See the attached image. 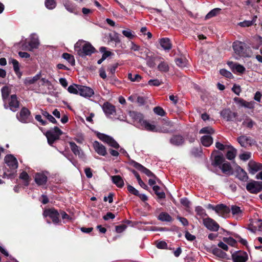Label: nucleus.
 I'll use <instances>...</instances> for the list:
<instances>
[{
  "label": "nucleus",
  "mask_w": 262,
  "mask_h": 262,
  "mask_svg": "<svg viewBox=\"0 0 262 262\" xmlns=\"http://www.w3.org/2000/svg\"><path fill=\"white\" fill-rule=\"evenodd\" d=\"M79 94L81 96L84 97H91L94 94L93 90L89 87L81 85L79 86Z\"/></svg>",
  "instance_id": "24"
},
{
  "label": "nucleus",
  "mask_w": 262,
  "mask_h": 262,
  "mask_svg": "<svg viewBox=\"0 0 262 262\" xmlns=\"http://www.w3.org/2000/svg\"><path fill=\"white\" fill-rule=\"evenodd\" d=\"M195 211H196L198 215L201 216H207L206 211L204 208L201 206H197L195 207Z\"/></svg>",
  "instance_id": "53"
},
{
  "label": "nucleus",
  "mask_w": 262,
  "mask_h": 262,
  "mask_svg": "<svg viewBox=\"0 0 262 262\" xmlns=\"http://www.w3.org/2000/svg\"><path fill=\"white\" fill-rule=\"evenodd\" d=\"M248 167L249 172L253 174L258 171L262 170V164L251 160L249 162Z\"/></svg>",
  "instance_id": "20"
},
{
  "label": "nucleus",
  "mask_w": 262,
  "mask_h": 262,
  "mask_svg": "<svg viewBox=\"0 0 262 262\" xmlns=\"http://www.w3.org/2000/svg\"><path fill=\"white\" fill-rule=\"evenodd\" d=\"M127 190L130 193H131L135 195H137V196L139 195V191L136 189H135L134 187H133L132 186L130 185H128Z\"/></svg>",
  "instance_id": "58"
},
{
  "label": "nucleus",
  "mask_w": 262,
  "mask_h": 262,
  "mask_svg": "<svg viewBox=\"0 0 262 262\" xmlns=\"http://www.w3.org/2000/svg\"><path fill=\"white\" fill-rule=\"evenodd\" d=\"M245 47L246 45L245 43L239 41H234L232 46L234 52L236 54L242 56H245Z\"/></svg>",
  "instance_id": "13"
},
{
  "label": "nucleus",
  "mask_w": 262,
  "mask_h": 262,
  "mask_svg": "<svg viewBox=\"0 0 262 262\" xmlns=\"http://www.w3.org/2000/svg\"><path fill=\"white\" fill-rule=\"evenodd\" d=\"M48 172H37L34 175V181L38 186L46 185L47 182Z\"/></svg>",
  "instance_id": "9"
},
{
  "label": "nucleus",
  "mask_w": 262,
  "mask_h": 262,
  "mask_svg": "<svg viewBox=\"0 0 262 262\" xmlns=\"http://www.w3.org/2000/svg\"><path fill=\"white\" fill-rule=\"evenodd\" d=\"M170 142L174 146H180L184 143V139L181 135H174L170 138Z\"/></svg>",
  "instance_id": "28"
},
{
  "label": "nucleus",
  "mask_w": 262,
  "mask_h": 262,
  "mask_svg": "<svg viewBox=\"0 0 262 262\" xmlns=\"http://www.w3.org/2000/svg\"><path fill=\"white\" fill-rule=\"evenodd\" d=\"M9 107L13 112H15L19 107V102L18 101L17 97L15 95H12L11 96L9 102Z\"/></svg>",
  "instance_id": "26"
},
{
  "label": "nucleus",
  "mask_w": 262,
  "mask_h": 262,
  "mask_svg": "<svg viewBox=\"0 0 262 262\" xmlns=\"http://www.w3.org/2000/svg\"><path fill=\"white\" fill-rule=\"evenodd\" d=\"M69 145L71 150L76 156H78L79 158L84 159L85 158V155L82 149L78 146L74 142H70Z\"/></svg>",
  "instance_id": "16"
},
{
  "label": "nucleus",
  "mask_w": 262,
  "mask_h": 262,
  "mask_svg": "<svg viewBox=\"0 0 262 262\" xmlns=\"http://www.w3.org/2000/svg\"><path fill=\"white\" fill-rule=\"evenodd\" d=\"M237 141L243 147H246L250 144V138L246 136H241L238 138Z\"/></svg>",
  "instance_id": "33"
},
{
  "label": "nucleus",
  "mask_w": 262,
  "mask_h": 262,
  "mask_svg": "<svg viewBox=\"0 0 262 262\" xmlns=\"http://www.w3.org/2000/svg\"><path fill=\"white\" fill-rule=\"evenodd\" d=\"M161 47L165 50H169L171 48L170 39L168 38H162L160 41Z\"/></svg>",
  "instance_id": "31"
},
{
  "label": "nucleus",
  "mask_w": 262,
  "mask_h": 262,
  "mask_svg": "<svg viewBox=\"0 0 262 262\" xmlns=\"http://www.w3.org/2000/svg\"><path fill=\"white\" fill-rule=\"evenodd\" d=\"M102 109L107 116L114 115L115 112V107L108 102H105L102 105Z\"/></svg>",
  "instance_id": "25"
},
{
  "label": "nucleus",
  "mask_w": 262,
  "mask_h": 262,
  "mask_svg": "<svg viewBox=\"0 0 262 262\" xmlns=\"http://www.w3.org/2000/svg\"><path fill=\"white\" fill-rule=\"evenodd\" d=\"M181 203L185 207H189L190 205V202L186 198H182L180 200Z\"/></svg>",
  "instance_id": "63"
},
{
  "label": "nucleus",
  "mask_w": 262,
  "mask_h": 262,
  "mask_svg": "<svg viewBox=\"0 0 262 262\" xmlns=\"http://www.w3.org/2000/svg\"><path fill=\"white\" fill-rule=\"evenodd\" d=\"M185 237L188 241H193L195 239V236L193 235H192L188 231L185 232Z\"/></svg>",
  "instance_id": "62"
},
{
  "label": "nucleus",
  "mask_w": 262,
  "mask_h": 262,
  "mask_svg": "<svg viewBox=\"0 0 262 262\" xmlns=\"http://www.w3.org/2000/svg\"><path fill=\"white\" fill-rule=\"evenodd\" d=\"M212 253L213 254L220 258H224L227 256L225 252L222 251L220 249L216 247L212 249Z\"/></svg>",
  "instance_id": "41"
},
{
  "label": "nucleus",
  "mask_w": 262,
  "mask_h": 262,
  "mask_svg": "<svg viewBox=\"0 0 262 262\" xmlns=\"http://www.w3.org/2000/svg\"><path fill=\"white\" fill-rule=\"evenodd\" d=\"M220 72L222 75H223L227 78H230L233 76L232 73L230 72H229L225 69H221L220 70Z\"/></svg>",
  "instance_id": "57"
},
{
  "label": "nucleus",
  "mask_w": 262,
  "mask_h": 262,
  "mask_svg": "<svg viewBox=\"0 0 262 262\" xmlns=\"http://www.w3.org/2000/svg\"><path fill=\"white\" fill-rule=\"evenodd\" d=\"M154 112L157 115H159L162 117L164 116L165 114V112L164 111V110L160 106L155 107L154 108Z\"/></svg>",
  "instance_id": "55"
},
{
  "label": "nucleus",
  "mask_w": 262,
  "mask_h": 262,
  "mask_svg": "<svg viewBox=\"0 0 262 262\" xmlns=\"http://www.w3.org/2000/svg\"><path fill=\"white\" fill-rule=\"evenodd\" d=\"M16 118L23 123H29L32 120L30 111L25 107H23L20 111L17 114Z\"/></svg>",
  "instance_id": "4"
},
{
  "label": "nucleus",
  "mask_w": 262,
  "mask_h": 262,
  "mask_svg": "<svg viewBox=\"0 0 262 262\" xmlns=\"http://www.w3.org/2000/svg\"><path fill=\"white\" fill-rule=\"evenodd\" d=\"M40 77V74H36L33 77H29L25 79L24 83L26 84H31L34 83L36 81H37Z\"/></svg>",
  "instance_id": "42"
},
{
  "label": "nucleus",
  "mask_w": 262,
  "mask_h": 262,
  "mask_svg": "<svg viewBox=\"0 0 262 262\" xmlns=\"http://www.w3.org/2000/svg\"><path fill=\"white\" fill-rule=\"evenodd\" d=\"M163 83L162 80H160L158 79H150L148 81V84L150 86H159Z\"/></svg>",
  "instance_id": "52"
},
{
  "label": "nucleus",
  "mask_w": 262,
  "mask_h": 262,
  "mask_svg": "<svg viewBox=\"0 0 262 262\" xmlns=\"http://www.w3.org/2000/svg\"><path fill=\"white\" fill-rule=\"evenodd\" d=\"M246 187L250 193L257 194L262 190V182L251 180L247 184Z\"/></svg>",
  "instance_id": "5"
},
{
  "label": "nucleus",
  "mask_w": 262,
  "mask_h": 262,
  "mask_svg": "<svg viewBox=\"0 0 262 262\" xmlns=\"http://www.w3.org/2000/svg\"><path fill=\"white\" fill-rule=\"evenodd\" d=\"M1 92L3 99L5 100L8 98L10 93V89L8 86H5L2 88Z\"/></svg>",
  "instance_id": "46"
},
{
  "label": "nucleus",
  "mask_w": 262,
  "mask_h": 262,
  "mask_svg": "<svg viewBox=\"0 0 262 262\" xmlns=\"http://www.w3.org/2000/svg\"><path fill=\"white\" fill-rule=\"evenodd\" d=\"M63 5L67 11L71 13H75L76 7L71 2L68 0L64 1Z\"/></svg>",
  "instance_id": "37"
},
{
  "label": "nucleus",
  "mask_w": 262,
  "mask_h": 262,
  "mask_svg": "<svg viewBox=\"0 0 262 262\" xmlns=\"http://www.w3.org/2000/svg\"><path fill=\"white\" fill-rule=\"evenodd\" d=\"M81 85H77L74 84L73 85H70L68 88V91L69 93L74 94H78L80 93V88L79 86Z\"/></svg>",
  "instance_id": "40"
},
{
  "label": "nucleus",
  "mask_w": 262,
  "mask_h": 262,
  "mask_svg": "<svg viewBox=\"0 0 262 262\" xmlns=\"http://www.w3.org/2000/svg\"><path fill=\"white\" fill-rule=\"evenodd\" d=\"M62 131L58 127H55L53 129L48 130L46 136L48 139V143L52 145L55 140H58L62 134Z\"/></svg>",
  "instance_id": "3"
},
{
  "label": "nucleus",
  "mask_w": 262,
  "mask_h": 262,
  "mask_svg": "<svg viewBox=\"0 0 262 262\" xmlns=\"http://www.w3.org/2000/svg\"><path fill=\"white\" fill-rule=\"evenodd\" d=\"M93 145L95 151L98 154L103 156L106 155V150L104 146L97 141H94Z\"/></svg>",
  "instance_id": "23"
},
{
  "label": "nucleus",
  "mask_w": 262,
  "mask_h": 262,
  "mask_svg": "<svg viewBox=\"0 0 262 262\" xmlns=\"http://www.w3.org/2000/svg\"><path fill=\"white\" fill-rule=\"evenodd\" d=\"M225 161V160L223 155H217L214 157L212 165L214 166H219V167Z\"/></svg>",
  "instance_id": "34"
},
{
  "label": "nucleus",
  "mask_w": 262,
  "mask_h": 262,
  "mask_svg": "<svg viewBox=\"0 0 262 262\" xmlns=\"http://www.w3.org/2000/svg\"><path fill=\"white\" fill-rule=\"evenodd\" d=\"M97 136L100 140L106 142L110 146L116 149L119 147V145L112 137L100 133L97 134Z\"/></svg>",
  "instance_id": "6"
},
{
  "label": "nucleus",
  "mask_w": 262,
  "mask_h": 262,
  "mask_svg": "<svg viewBox=\"0 0 262 262\" xmlns=\"http://www.w3.org/2000/svg\"><path fill=\"white\" fill-rule=\"evenodd\" d=\"M160 56H152L150 53H145V57L144 59L146 61V64L150 68H153L157 64Z\"/></svg>",
  "instance_id": "11"
},
{
  "label": "nucleus",
  "mask_w": 262,
  "mask_h": 262,
  "mask_svg": "<svg viewBox=\"0 0 262 262\" xmlns=\"http://www.w3.org/2000/svg\"><path fill=\"white\" fill-rule=\"evenodd\" d=\"M5 162L12 170L15 171L18 167V162L16 158L13 156L10 155L6 156Z\"/></svg>",
  "instance_id": "15"
},
{
  "label": "nucleus",
  "mask_w": 262,
  "mask_h": 262,
  "mask_svg": "<svg viewBox=\"0 0 262 262\" xmlns=\"http://www.w3.org/2000/svg\"><path fill=\"white\" fill-rule=\"evenodd\" d=\"M232 259L233 262H246L248 259V256L246 252L239 251L232 254Z\"/></svg>",
  "instance_id": "10"
},
{
  "label": "nucleus",
  "mask_w": 262,
  "mask_h": 262,
  "mask_svg": "<svg viewBox=\"0 0 262 262\" xmlns=\"http://www.w3.org/2000/svg\"><path fill=\"white\" fill-rule=\"evenodd\" d=\"M234 100L241 106L248 108H252L253 107V103L252 102H247L245 100L238 98H235Z\"/></svg>",
  "instance_id": "30"
},
{
  "label": "nucleus",
  "mask_w": 262,
  "mask_h": 262,
  "mask_svg": "<svg viewBox=\"0 0 262 262\" xmlns=\"http://www.w3.org/2000/svg\"><path fill=\"white\" fill-rule=\"evenodd\" d=\"M126 228V226L125 225H121L116 226V231L118 233H121Z\"/></svg>",
  "instance_id": "61"
},
{
  "label": "nucleus",
  "mask_w": 262,
  "mask_h": 262,
  "mask_svg": "<svg viewBox=\"0 0 262 262\" xmlns=\"http://www.w3.org/2000/svg\"><path fill=\"white\" fill-rule=\"evenodd\" d=\"M132 165L136 169L140 170L142 172L145 173L148 177L156 178V176L150 170H149L146 167H144L140 164H139L135 161H133L132 162Z\"/></svg>",
  "instance_id": "19"
},
{
  "label": "nucleus",
  "mask_w": 262,
  "mask_h": 262,
  "mask_svg": "<svg viewBox=\"0 0 262 262\" xmlns=\"http://www.w3.org/2000/svg\"><path fill=\"white\" fill-rule=\"evenodd\" d=\"M153 190L159 199H162L165 198L164 192L161 190V188L158 186H154L152 187Z\"/></svg>",
  "instance_id": "36"
},
{
  "label": "nucleus",
  "mask_w": 262,
  "mask_h": 262,
  "mask_svg": "<svg viewBox=\"0 0 262 262\" xmlns=\"http://www.w3.org/2000/svg\"><path fill=\"white\" fill-rule=\"evenodd\" d=\"M122 34L126 37L132 39L134 37V35L132 34V31L129 30H125L122 31Z\"/></svg>",
  "instance_id": "59"
},
{
  "label": "nucleus",
  "mask_w": 262,
  "mask_h": 262,
  "mask_svg": "<svg viewBox=\"0 0 262 262\" xmlns=\"http://www.w3.org/2000/svg\"><path fill=\"white\" fill-rule=\"evenodd\" d=\"M43 215L44 216H49L54 223L57 224L59 222V213L54 209H46L44 211Z\"/></svg>",
  "instance_id": "14"
},
{
  "label": "nucleus",
  "mask_w": 262,
  "mask_h": 262,
  "mask_svg": "<svg viewBox=\"0 0 262 262\" xmlns=\"http://www.w3.org/2000/svg\"><path fill=\"white\" fill-rule=\"evenodd\" d=\"M203 223L206 228L211 231L216 232L219 229L220 226L219 224L210 217L204 219Z\"/></svg>",
  "instance_id": "8"
},
{
  "label": "nucleus",
  "mask_w": 262,
  "mask_h": 262,
  "mask_svg": "<svg viewBox=\"0 0 262 262\" xmlns=\"http://www.w3.org/2000/svg\"><path fill=\"white\" fill-rule=\"evenodd\" d=\"M235 177L241 181L246 182L248 179V176L246 172L240 166H237L235 169Z\"/></svg>",
  "instance_id": "18"
},
{
  "label": "nucleus",
  "mask_w": 262,
  "mask_h": 262,
  "mask_svg": "<svg viewBox=\"0 0 262 262\" xmlns=\"http://www.w3.org/2000/svg\"><path fill=\"white\" fill-rule=\"evenodd\" d=\"M74 50L80 56H90L95 52V49L89 42L79 40L74 45Z\"/></svg>",
  "instance_id": "2"
},
{
  "label": "nucleus",
  "mask_w": 262,
  "mask_h": 262,
  "mask_svg": "<svg viewBox=\"0 0 262 262\" xmlns=\"http://www.w3.org/2000/svg\"><path fill=\"white\" fill-rule=\"evenodd\" d=\"M213 133H214V130H213V128L210 126L203 127L199 131V133L201 134H213Z\"/></svg>",
  "instance_id": "51"
},
{
  "label": "nucleus",
  "mask_w": 262,
  "mask_h": 262,
  "mask_svg": "<svg viewBox=\"0 0 262 262\" xmlns=\"http://www.w3.org/2000/svg\"><path fill=\"white\" fill-rule=\"evenodd\" d=\"M111 179L114 184L117 187L122 188L123 187L124 183L122 177L119 175L113 176L111 177Z\"/></svg>",
  "instance_id": "29"
},
{
  "label": "nucleus",
  "mask_w": 262,
  "mask_h": 262,
  "mask_svg": "<svg viewBox=\"0 0 262 262\" xmlns=\"http://www.w3.org/2000/svg\"><path fill=\"white\" fill-rule=\"evenodd\" d=\"M219 168L222 170V172L228 176L232 175L233 174V171L232 167L229 162H224Z\"/></svg>",
  "instance_id": "27"
},
{
  "label": "nucleus",
  "mask_w": 262,
  "mask_h": 262,
  "mask_svg": "<svg viewBox=\"0 0 262 262\" xmlns=\"http://www.w3.org/2000/svg\"><path fill=\"white\" fill-rule=\"evenodd\" d=\"M221 116L227 121H233L237 116V113L229 109H225L221 112Z\"/></svg>",
  "instance_id": "17"
},
{
  "label": "nucleus",
  "mask_w": 262,
  "mask_h": 262,
  "mask_svg": "<svg viewBox=\"0 0 262 262\" xmlns=\"http://www.w3.org/2000/svg\"><path fill=\"white\" fill-rule=\"evenodd\" d=\"M158 219L162 222H171V216L166 212H161L158 216Z\"/></svg>",
  "instance_id": "39"
},
{
  "label": "nucleus",
  "mask_w": 262,
  "mask_h": 262,
  "mask_svg": "<svg viewBox=\"0 0 262 262\" xmlns=\"http://www.w3.org/2000/svg\"><path fill=\"white\" fill-rule=\"evenodd\" d=\"M221 10V9L218 8L212 9L206 15L205 19H209L217 15L220 13Z\"/></svg>",
  "instance_id": "44"
},
{
  "label": "nucleus",
  "mask_w": 262,
  "mask_h": 262,
  "mask_svg": "<svg viewBox=\"0 0 262 262\" xmlns=\"http://www.w3.org/2000/svg\"><path fill=\"white\" fill-rule=\"evenodd\" d=\"M251 156V154L250 152L244 153L240 155V158L243 161H247L250 158Z\"/></svg>",
  "instance_id": "60"
},
{
  "label": "nucleus",
  "mask_w": 262,
  "mask_h": 262,
  "mask_svg": "<svg viewBox=\"0 0 262 262\" xmlns=\"http://www.w3.org/2000/svg\"><path fill=\"white\" fill-rule=\"evenodd\" d=\"M176 63L180 67L183 68L186 66L187 61L184 58H178L175 60Z\"/></svg>",
  "instance_id": "47"
},
{
  "label": "nucleus",
  "mask_w": 262,
  "mask_h": 262,
  "mask_svg": "<svg viewBox=\"0 0 262 262\" xmlns=\"http://www.w3.org/2000/svg\"><path fill=\"white\" fill-rule=\"evenodd\" d=\"M127 77L132 82H139L142 79V77L140 75H133L131 73L128 74Z\"/></svg>",
  "instance_id": "45"
},
{
  "label": "nucleus",
  "mask_w": 262,
  "mask_h": 262,
  "mask_svg": "<svg viewBox=\"0 0 262 262\" xmlns=\"http://www.w3.org/2000/svg\"><path fill=\"white\" fill-rule=\"evenodd\" d=\"M230 212L229 207L223 204L217 205L215 212L220 216L225 217Z\"/></svg>",
  "instance_id": "22"
},
{
  "label": "nucleus",
  "mask_w": 262,
  "mask_h": 262,
  "mask_svg": "<svg viewBox=\"0 0 262 262\" xmlns=\"http://www.w3.org/2000/svg\"><path fill=\"white\" fill-rule=\"evenodd\" d=\"M223 239L225 243L231 245V246H234L236 243V241L231 237H224Z\"/></svg>",
  "instance_id": "54"
},
{
  "label": "nucleus",
  "mask_w": 262,
  "mask_h": 262,
  "mask_svg": "<svg viewBox=\"0 0 262 262\" xmlns=\"http://www.w3.org/2000/svg\"><path fill=\"white\" fill-rule=\"evenodd\" d=\"M202 144L206 147L210 146L213 143L212 138L209 135H205L202 137L201 139Z\"/></svg>",
  "instance_id": "32"
},
{
  "label": "nucleus",
  "mask_w": 262,
  "mask_h": 262,
  "mask_svg": "<svg viewBox=\"0 0 262 262\" xmlns=\"http://www.w3.org/2000/svg\"><path fill=\"white\" fill-rule=\"evenodd\" d=\"M243 124L248 128H252L254 122L251 118L247 117L244 119Z\"/></svg>",
  "instance_id": "48"
},
{
  "label": "nucleus",
  "mask_w": 262,
  "mask_h": 262,
  "mask_svg": "<svg viewBox=\"0 0 262 262\" xmlns=\"http://www.w3.org/2000/svg\"><path fill=\"white\" fill-rule=\"evenodd\" d=\"M228 148L229 150L226 154V158L229 160H232L235 157L236 150L231 145L228 146Z\"/></svg>",
  "instance_id": "35"
},
{
  "label": "nucleus",
  "mask_w": 262,
  "mask_h": 262,
  "mask_svg": "<svg viewBox=\"0 0 262 262\" xmlns=\"http://www.w3.org/2000/svg\"><path fill=\"white\" fill-rule=\"evenodd\" d=\"M97 136L100 140L106 142L110 146L116 149L119 147V145L112 137L100 133L97 134Z\"/></svg>",
  "instance_id": "7"
},
{
  "label": "nucleus",
  "mask_w": 262,
  "mask_h": 262,
  "mask_svg": "<svg viewBox=\"0 0 262 262\" xmlns=\"http://www.w3.org/2000/svg\"><path fill=\"white\" fill-rule=\"evenodd\" d=\"M19 178L23 180L25 182V185L28 186L29 182V176L26 171H23L19 175Z\"/></svg>",
  "instance_id": "50"
},
{
  "label": "nucleus",
  "mask_w": 262,
  "mask_h": 262,
  "mask_svg": "<svg viewBox=\"0 0 262 262\" xmlns=\"http://www.w3.org/2000/svg\"><path fill=\"white\" fill-rule=\"evenodd\" d=\"M55 0H46L45 6L49 9H53L56 7Z\"/></svg>",
  "instance_id": "49"
},
{
  "label": "nucleus",
  "mask_w": 262,
  "mask_h": 262,
  "mask_svg": "<svg viewBox=\"0 0 262 262\" xmlns=\"http://www.w3.org/2000/svg\"><path fill=\"white\" fill-rule=\"evenodd\" d=\"M157 64V69L160 72L167 73L169 71V67L168 62L161 57H160Z\"/></svg>",
  "instance_id": "21"
},
{
  "label": "nucleus",
  "mask_w": 262,
  "mask_h": 262,
  "mask_svg": "<svg viewBox=\"0 0 262 262\" xmlns=\"http://www.w3.org/2000/svg\"><path fill=\"white\" fill-rule=\"evenodd\" d=\"M30 41L29 42V47L28 50L31 51L33 49L37 48L39 45V40L38 38V36L35 34H32L30 35ZM23 48L24 49H27L28 47L26 45V43L23 45Z\"/></svg>",
  "instance_id": "12"
},
{
  "label": "nucleus",
  "mask_w": 262,
  "mask_h": 262,
  "mask_svg": "<svg viewBox=\"0 0 262 262\" xmlns=\"http://www.w3.org/2000/svg\"><path fill=\"white\" fill-rule=\"evenodd\" d=\"M167 246L166 243L164 241H160L157 244V247L159 249H165Z\"/></svg>",
  "instance_id": "64"
},
{
  "label": "nucleus",
  "mask_w": 262,
  "mask_h": 262,
  "mask_svg": "<svg viewBox=\"0 0 262 262\" xmlns=\"http://www.w3.org/2000/svg\"><path fill=\"white\" fill-rule=\"evenodd\" d=\"M232 68L240 73H243L246 70L244 66L239 64H234Z\"/></svg>",
  "instance_id": "56"
},
{
  "label": "nucleus",
  "mask_w": 262,
  "mask_h": 262,
  "mask_svg": "<svg viewBox=\"0 0 262 262\" xmlns=\"http://www.w3.org/2000/svg\"><path fill=\"white\" fill-rule=\"evenodd\" d=\"M129 117L133 119L135 125L137 127L150 132H162L161 128L159 127L154 124H151L148 122L144 120L142 114L135 111H130L129 112Z\"/></svg>",
  "instance_id": "1"
},
{
  "label": "nucleus",
  "mask_w": 262,
  "mask_h": 262,
  "mask_svg": "<svg viewBox=\"0 0 262 262\" xmlns=\"http://www.w3.org/2000/svg\"><path fill=\"white\" fill-rule=\"evenodd\" d=\"M230 211H231L232 214L236 216V218L241 217L242 214V210L240 207L237 206H232Z\"/></svg>",
  "instance_id": "38"
},
{
  "label": "nucleus",
  "mask_w": 262,
  "mask_h": 262,
  "mask_svg": "<svg viewBox=\"0 0 262 262\" xmlns=\"http://www.w3.org/2000/svg\"><path fill=\"white\" fill-rule=\"evenodd\" d=\"M62 57L67 60L72 66H74L75 64V59L74 56L72 55L67 53H64L62 55Z\"/></svg>",
  "instance_id": "43"
}]
</instances>
